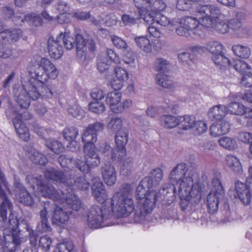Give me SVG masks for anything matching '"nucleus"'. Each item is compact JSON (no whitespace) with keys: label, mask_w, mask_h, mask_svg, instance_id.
Here are the masks:
<instances>
[{"label":"nucleus","mask_w":252,"mask_h":252,"mask_svg":"<svg viewBox=\"0 0 252 252\" xmlns=\"http://www.w3.org/2000/svg\"><path fill=\"white\" fill-rule=\"evenodd\" d=\"M31 74L35 78L30 81V94L33 99L40 97L50 98L53 94L51 91L45 84L48 79H55L59 72L54 64L48 59L42 58L40 62L30 68Z\"/></svg>","instance_id":"f257e3e1"},{"label":"nucleus","mask_w":252,"mask_h":252,"mask_svg":"<svg viewBox=\"0 0 252 252\" xmlns=\"http://www.w3.org/2000/svg\"><path fill=\"white\" fill-rule=\"evenodd\" d=\"M104 125L100 122L90 124L85 129L82 136V141L85 143L84 151L85 162L90 168L97 166L100 162V158L95 151L94 144L97 140V133L101 131Z\"/></svg>","instance_id":"f03ea898"},{"label":"nucleus","mask_w":252,"mask_h":252,"mask_svg":"<svg viewBox=\"0 0 252 252\" xmlns=\"http://www.w3.org/2000/svg\"><path fill=\"white\" fill-rule=\"evenodd\" d=\"M146 193V188L139 183L135 194L136 198L139 200L134 212V218L137 221L144 219L151 213L155 206L158 197L157 191L152 190Z\"/></svg>","instance_id":"7ed1b4c3"},{"label":"nucleus","mask_w":252,"mask_h":252,"mask_svg":"<svg viewBox=\"0 0 252 252\" xmlns=\"http://www.w3.org/2000/svg\"><path fill=\"white\" fill-rule=\"evenodd\" d=\"M44 175L47 179L57 183H62L68 187L75 185L82 190H87L90 186L85 175L78 177L74 179V176L71 173H64L53 168L47 169L45 171Z\"/></svg>","instance_id":"20e7f679"},{"label":"nucleus","mask_w":252,"mask_h":252,"mask_svg":"<svg viewBox=\"0 0 252 252\" xmlns=\"http://www.w3.org/2000/svg\"><path fill=\"white\" fill-rule=\"evenodd\" d=\"M110 209L119 218L126 217L135 210L133 199L122 192H116L112 197Z\"/></svg>","instance_id":"39448f33"},{"label":"nucleus","mask_w":252,"mask_h":252,"mask_svg":"<svg viewBox=\"0 0 252 252\" xmlns=\"http://www.w3.org/2000/svg\"><path fill=\"white\" fill-rule=\"evenodd\" d=\"M179 187L178 193L182 200L198 204L201 200L203 192L200 183H193L192 178H187Z\"/></svg>","instance_id":"423d86ee"},{"label":"nucleus","mask_w":252,"mask_h":252,"mask_svg":"<svg viewBox=\"0 0 252 252\" xmlns=\"http://www.w3.org/2000/svg\"><path fill=\"white\" fill-rule=\"evenodd\" d=\"M196 15H200V23L205 27H212L214 23L227 16L223 13L220 7L211 4L199 5L196 7Z\"/></svg>","instance_id":"0eeeda50"},{"label":"nucleus","mask_w":252,"mask_h":252,"mask_svg":"<svg viewBox=\"0 0 252 252\" xmlns=\"http://www.w3.org/2000/svg\"><path fill=\"white\" fill-rule=\"evenodd\" d=\"M113 216V213L110 207L106 205L102 207L93 205L88 211L87 221L88 226L92 228L103 227L104 221L110 219Z\"/></svg>","instance_id":"6e6552de"},{"label":"nucleus","mask_w":252,"mask_h":252,"mask_svg":"<svg viewBox=\"0 0 252 252\" xmlns=\"http://www.w3.org/2000/svg\"><path fill=\"white\" fill-rule=\"evenodd\" d=\"M169 62L162 58L157 59L155 63L156 70L159 72L157 75L156 78L157 84L165 89L171 90L174 88V83L164 74L169 70Z\"/></svg>","instance_id":"1a4fd4ad"},{"label":"nucleus","mask_w":252,"mask_h":252,"mask_svg":"<svg viewBox=\"0 0 252 252\" xmlns=\"http://www.w3.org/2000/svg\"><path fill=\"white\" fill-rule=\"evenodd\" d=\"M235 192L233 189L228 191L230 196L233 198H238L244 205H249L252 197V188L251 184L246 183L244 184L240 181L235 183Z\"/></svg>","instance_id":"9d476101"},{"label":"nucleus","mask_w":252,"mask_h":252,"mask_svg":"<svg viewBox=\"0 0 252 252\" xmlns=\"http://www.w3.org/2000/svg\"><path fill=\"white\" fill-rule=\"evenodd\" d=\"M187 178H192L189 173H187V165L185 163L178 164L170 171L169 175V180L172 184H177L179 185Z\"/></svg>","instance_id":"9b49d317"},{"label":"nucleus","mask_w":252,"mask_h":252,"mask_svg":"<svg viewBox=\"0 0 252 252\" xmlns=\"http://www.w3.org/2000/svg\"><path fill=\"white\" fill-rule=\"evenodd\" d=\"M8 230L5 229L3 232L4 246L1 240L0 243V252H15L16 247L21 243V237L17 235L7 234Z\"/></svg>","instance_id":"f8f14e48"},{"label":"nucleus","mask_w":252,"mask_h":252,"mask_svg":"<svg viewBox=\"0 0 252 252\" xmlns=\"http://www.w3.org/2000/svg\"><path fill=\"white\" fill-rule=\"evenodd\" d=\"M43 196L53 199L56 202L63 201L64 199V193L62 190H57L53 186L46 185L45 182L39 188V190Z\"/></svg>","instance_id":"ddd939ff"},{"label":"nucleus","mask_w":252,"mask_h":252,"mask_svg":"<svg viewBox=\"0 0 252 252\" xmlns=\"http://www.w3.org/2000/svg\"><path fill=\"white\" fill-rule=\"evenodd\" d=\"M50 204L47 202L45 203L43 208L39 212L40 221L37 224L36 230L39 233H45L49 232L52 228L48 222L47 217L48 212L50 210Z\"/></svg>","instance_id":"4468645a"},{"label":"nucleus","mask_w":252,"mask_h":252,"mask_svg":"<svg viewBox=\"0 0 252 252\" xmlns=\"http://www.w3.org/2000/svg\"><path fill=\"white\" fill-rule=\"evenodd\" d=\"M93 196L101 203L106 200L108 195L105 186L98 178L94 179L91 187Z\"/></svg>","instance_id":"2eb2a0df"},{"label":"nucleus","mask_w":252,"mask_h":252,"mask_svg":"<svg viewBox=\"0 0 252 252\" xmlns=\"http://www.w3.org/2000/svg\"><path fill=\"white\" fill-rule=\"evenodd\" d=\"M30 82L27 86L23 85V88L18 90L19 93L15 94V100L19 104L21 108L27 109L30 105V99L35 100L37 99H33L32 95L30 94V91L29 87Z\"/></svg>","instance_id":"dca6fc26"},{"label":"nucleus","mask_w":252,"mask_h":252,"mask_svg":"<svg viewBox=\"0 0 252 252\" xmlns=\"http://www.w3.org/2000/svg\"><path fill=\"white\" fill-rule=\"evenodd\" d=\"M102 178L108 186H113L117 181V174L113 165L109 163L104 164L101 167Z\"/></svg>","instance_id":"f3484780"},{"label":"nucleus","mask_w":252,"mask_h":252,"mask_svg":"<svg viewBox=\"0 0 252 252\" xmlns=\"http://www.w3.org/2000/svg\"><path fill=\"white\" fill-rule=\"evenodd\" d=\"M48 50L51 58L55 59H60L63 53V50L58 36L55 39L50 37L48 40Z\"/></svg>","instance_id":"a211bd4d"},{"label":"nucleus","mask_w":252,"mask_h":252,"mask_svg":"<svg viewBox=\"0 0 252 252\" xmlns=\"http://www.w3.org/2000/svg\"><path fill=\"white\" fill-rule=\"evenodd\" d=\"M232 69L244 75L250 71L251 69V67L246 62L236 58L231 61L230 67L225 70V74L229 77H231L230 74V71Z\"/></svg>","instance_id":"6ab92c4d"},{"label":"nucleus","mask_w":252,"mask_h":252,"mask_svg":"<svg viewBox=\"0 0 252 252\" xmlns=\"http://www.w3.org/2000/svg\"><path fill=\"white\" fill-rule=\"evenodd\" d=\"M243 16L242 12L236 14V18L229 20L228 22L229 30H232L239 36H243L247 33V28L243 25L240 18Z\"/></svg>","instance_id":"aec40b11"},{"label":"nucleus","mask_w":252,"mask_h":252,"mask_svg":"<svg viewBox=\"0 0 252 252\" xmlns=\"http://www.w3.org/2000/svg\"><path fill=\"white\" fill-rule=\"evenodd\" d=\"M69 220L68 213L60 207L55 208L52 218V223L61 228L66 225Z\"/></svg>","instance_id":"412c9836"},{"label":"nucleus","mask_w":252,"mask_h":252,"mask_svg":"<svg viewBox=\"0 0 252 252\" xmlns=\"http://www.w3.org/2000/svg\"><path fill=\"white\" fill-rule=\"evenodd\" d=\"M230 129L229 124L224 120L213 123L210 126V134L218 137L227 133Z\"/></svg>","instance_id":"4be33fe9"},{"label":"nucleus","mask_w":252,"mask_h":252,"mask_svg":"<svg viewBox=\"0 0 252 252\" xmlns=\"http://www.w3.org/2000/svg\"><path fill=\"white\" fill-rule=\"evenodd\" d=\"M224 194L211 191L207 197V206L210 214H214L218 209L220 200L223 197Z\"/></svg>","instance_id":"5701e85b"},{"label":"nucleus","mask_w":252,"mask_h":252,"mask_svg":"<svg viewBox=\"0 0 252 252\" xmlns=\"http://www.w3.org/2000/svg\"><path fill=\"white\" fill-rule=\"evenodd\" d=\"M199 19V20H197L195 18L188 17L181 19L179 23L185 26L190 31L191 34H199L198 29H200L202 25L200 23L201 17Z\"/></svg>","instance_id":"b1692460"},{"label":"nucleus","mask_w":252,"mask_h":252,"mask_svg":"<svg viewBox=\"0 0 252 252\" xmlns=\"http://www.w3.org/2000/svg\"><path fill=\"white\" fill-rule=\"evenodd\" d=\"M63 197L64 199L63 200V201H61L60 203L66 202L69 206L76 211H78L81 208V201L75 195L71 188L66 189V192L64 193Z\"/></svg>","instance_id":"393cba45"},{"label":"nucleus","mask_w":252,"mask_h":252,"mask_svg":"<svg viewBox=\"0 0 252 252\" xmlns=\"http://www.w3.org/2000/svg\"><path fill=\"white\" fill-rule=\"evenodd\" d=\"M22 35V32L20 29H11L1 32L0 39L5 42L12 43L16 42Z\"/></svg>","instance_id":"a878e982"},{"label":"nucleus","mask_w":252,"mask_h":252,"mask_svg":"<svg viewBox=\"0 0 252 252\" xmlns=\"http://www.w3.org/2000/svg\"><path fill=\"white\" fill-rule=\"evenodd\" d=\"M13 125L19 138L23 141H28L30 138L29 130L22 121L15 119Z\"/></svg>","instance_id":"bb28decb"},{"label":"nucleus","mask_w":252,"mask_h":252,"mask_svg":"<svg viewBox=\"0 0 252 252\" xmlns=\"http://www.w3.org/2000/svg\"><path fill=\"white\" fill-rule=\"evenodd\" d=\"M76 50L77 58L81 61L85 60L87 55V47L85 40L82 35L77 34L75 37Z\"/></svg>","instance_id":"cd10ccee"},{"label":"nucleus","mask_w":252,"mask_h":252,"mask_svg":"<svg viewBox=\"0 0 252 252\" xmlns=\"http://www.w3.org/2000/svg\"><path fill=\"white\" fill-rule=\"evenodd\" d=\"M121 97V93L116 91L108 93L106 95V102L109 105L111 110L115 113L116 112V109L119 105Z\"/></svg>","instance_id":"c85d7f7f"},{"label":"nucleus","mask_w":252,"mask_h":252,"mask_svg":"<svg viewBox=\"0 0 252 252\" xmlns=\"http://www.w3.org/2000/svg\"><path fill=\"white\" fill-rule=\"evenodd\" d=\"M160 195L163 196V199L167 201H173L176 198V188L174 184H164L159 190Z\"/></svg>","instance_id":"c756f323"},{"label":"nucleus","mask_w":252,"mask_h":252,"mask_svg":"<svg viewBox=\"0 0 252 252\" xmlns=\"http://www.w3.org/2000/svg\"><path fill=\"white\" fill-rule=\"evenodd\" d=\"M227 106L223 105H218L210 109L208 112L209 118L219 121L227 114Z\"/></svg>","instance_id":"7c9ffc66"},{"label":"nucleus","mask_w":252,"mask_h":252,"mask_svg":"<svg viewBox=\"0 0 252 252\" xmlns=\"http://www.w3.org/2000/svg\"><path fill=\"white\" fill-rule=\"evenodd\" d=\"M214 63L219 67L220 69L223 70L225 74V70L230 67L231 61L226 58L223 53L212 56Z\"/></svg>","instance_id":"2f4dec72"},{"label":"nucleus","mask_w":252,"mask_h":252,"mask_svg":"<svg viewBox=\"0 0 252 252\" xmlns=\"http://www.w3.org/2000/svg\"><path fill=\"white\" fill-rule=\"evenodd\" d=\"M45 146L56 154H60L65 150L64 147L61 142L54 139L46 140L45 141Z\"/></svg>","instance_id":"473e14b6"},{"label":"nucleus","mask_w":252,"mask_h":252,"mask_svg":"<svg viewBox=\"0 0 252 252\" xmlns=\"http://www.w3.org/2000/svg\"><path fill=\"white\" fill-rule=\"evenodd\" d=\"M136 45L145 53H150L152 51V46L150 40L145 36L134 37Z\"/></svg>","instance_id":"72a5a7b5"},{"label":"nucleus","mask_w":252,"mask_h":252,"mask_svg":"<svg viewBox=\"0 0 252 252\" xmlns=\"http://www.w3.org/2000/svg\"><path fill=\"white\" fill-rule=\"evenodd\" d=\"M232 49L234 54L241 58L248 59L251 54V49L247 46L237 44L233 45Z\"/></svg>","instance_id":"f704fd0d"},{"label":"nucleus","mask_w":252,"mask_h":252,"mask_svg":"<svg viewBox=\"0 0 252 252\" xmlns=\"http://www.w3.org/2000/svg\"><path fill=\"white\" fill-rule=\"evenodd\" d=\"M195 122V119L189 115H185L179 118V127L184 130L192 129Z\"/></svg>","instance_id":"c9c22d12"},{"label":"nucleus","mask_w":252,"mask_h":252,"mask_svg":"<svg viewBox=\"0 0 252 252\" xmlns=\"http://www.w3.org/2000/svg\"><path fill=\"white\" fill-rule=\"evenodd\" d=\"M8 222L9 226L8 228H5L3 230V232L5 229H7L8 230L7 232V234L11 235L13 234L17 235L20 237L19 233H17V229H18L19 225V221L16 217L12 213H10L9 214Z\"/></svg>","instance_id":"e433bc0d"},{"label":"nucleus","mask_w":252,"mask_h":252,"mask_svg":"<svg viewBox=\"0 0 252 252\" xmlns=\"http://www.w3.org/2000/svg\"><path fill=\"white\" fill-rule=\"evenodd\" d=\"M161 126L167 128L179 126V118L172 115H163L160 119Z\"/></svg>","instance_id":"4c0bfd02"},{"label":"nucleus","mask_w":252,"mask_h":252,"mask_svg":"<svg viewBox=\"0 0 252 252\" xmlns=\"http://www.w3.org/2000/svg\"><path fill=\"white\" fill-rule=\"evenodd\" d=\"M227 165L234 172L240 173L242 170V166L238 159L235 156L227 155L225 158Z\"/></svg>","instance_id":"58836bf2"},{"label":"nucleus","mask_w":252,"mask_h":252,"mask_svg":"<svg viewBox=\"0 0 252 252\" xmlns=\"http://www.w3.org/2000/svg\"><path fill=\"white\" fill-rule=\"evenodd\" d=\"M58 36L67 50H69L74 48L75 40L70 36L69 32H61Z\"/></svg>","instance_id":"ea45409f"},{"label":"nucleus","mask_w":252,"mask_h":252,"mask_svg":"<svg viewBox=\"0 0 252 252\" xmlns=\"http://www.w3.org/2000/svg\"><path fill=\"white\" fill-rule=\"evenodd\" d=\"M128 140V133L126 129L119 131L115 135L116 147L119 148H125Z\"/></svg>","instance_id":"a19ab883"},{"label":"nucleus","mask_w":252,"mask_h":252,"mask_svg":"<svg viewBox=\"0 0 252 252\" xmlns=\"http://www.w3.org/2000/svg\"><path fill=\"white\" fill-rule=\"evenodd\" d=\"M30 159L35 164L44 165L47 162L46 158L35 149L32 150L29 153Z\"/></svg>","instance_id":"79ce46f5"},{"label":"nucleus","mask_w":252,"mask_h":252,"mask_svg":"<svg viewBox=\"0 0 252 252\" xmlns=\"http://www.w3.org/2000/svg\"><path fill=\"white\" fill-rule=\"evenodd\" d=\"M133 159L131 157L125 158L121 166L120 172L124 176L130 175L133 166Z\"/></svg>","instance_id":"37998d69"},{"label":"nucleus","mask_w":252,"mask_h":252,"mask_svg":"<svg viewBox=\"0 0 252 252\" xmlns=\"http://www.w3.org/2000/svg\"><path fill=\"white\" fill-rule=\"evenodd\" d=\"M245 106L239 102H232L227 107V113L236 115H243Z\"/></svg>","instance_id":"c03bdc74"},{"label":"nucleus","mask_w":252,"mask_h":252,"mask_svg":"<svg viewBox=\"0 0 252 252\" xmlns=\"http://www.w3.org/2000/svg\"><path fill=\"white\" fill-rule=\"evenodd\" d=\"M27 183L33 189L36 187L39 190V188L45 182L41 176L34 177L32 175H29L26 177Z\"/></svg>","instance_id":"a18cd8bd"},{"label":"nucleus","mask_w":252,"mask_h":252,"mask_svg":"<svg viewBox=\"0 0 252 252\" xmlns=\"http://www.w3.org/2000/svg\"><path fill=\"white\" fill-rule=\"evenodd\" d=\"M110 63L107 56L99 55L97 60V68L100 73H103L108 70Z\"/></svg>","instance_id":"49530a36"},{"label":"nucleus","mask_w":252,"mask_h":252,"mask_svg":"<svg viewBox=\"0 0 252 252\" xmlns=\"http://www.w3.org/2000/svg\"><path fill=\"white\" fill-rule=\"evenodd\" d=\"M214 23V25L209 28H215L216 31L221 33L224 34L229 32L228 22H226L223 19L217 20Z\"/></svg>","instance_id":"de8ad7c7"},{"label":"nucleus","mask_w":252,"mask_h":252,"mask_svg":"<svg viewBox=\"0 0 252 252\" xmlns=\"http://www.w3.org/2000/svg\"><path fill=\"white\" fill-rule=\"evenodd\" d=\"M206 48L214 56L222 53L223 46L218 42L212 41L207 44Z\"/></svg>","instance_id":"09e8293b"},{"label":"nucleus","mask_w":252,"mask_h":252,"mask_svg":"<svg viewBox=\"0 0 252 252\" xmlns=\"http://www.w3.org/2000/svg\"><path fill=\"white\" fill-rule=\"evenodd\" d=\"M219 142L221 146L228 150H234L237 147L235 140L229 137H222Z\"/></svg>","instance_id":"8fccbe9b"},{"label":"nucleus","mask_w":252,"mask_h":252,"mask_svg":"<svg viewBox=\"0 0 252 252\" xmlns=\"http://www.w3.org/2000/svg\"><path fill=\"white\" fill-rule=\"evenodd\" d=\"M78 135V130L73 126L66 127L63 131V135L66 140L72 141L74 140Z\"/></svg>","instance_id":"3c124183"},{"label":"nucleus","mask_w":252,"mask_h":252,"mask_svg":"<svg viewBox=\"0 0 252 252\" xmlns=\"http://www.w3.org/2000/svg\"><path fill=\"white\" fill-rule=\"evenodd\" d=\"M166 6V4L162 0H150L149 10L158 13L159 11L164 10Z\"/></svg>","instance_id":"603ef678"},{"label":"nucleus","mask_w":252,"mask_h":252,"mask_svg":"<svg viewBox=\"0 0 252 252\" xmlns=\"http://www.w3.org/2000/svg\"><path fill=\"white\" fill-rule=\"evenodd\" d=\"M149 9L145 10H139L140 18L149 25H151L156 22V14L152 13L149 11Z\"/></svg>","instance_id":"864d4df0"},{"label":"nucleus","mask_w":252,"mask_h":252,"mask_svg":"<svg viewBox=\"0 0 252 252\" xmlns=\"http://www.w3.org/2000/svg\"><path fill=\"white\" fill-rule=\"evenodd\" d=\"M123 126V122L120 118L117 117H113L108 123V127L114 132L119 131Z\"/></svg>","instance_id":"5fc2aeb1"},{"label":"nucleus","mask_w":252,"mask_h":252,"mask_svg":"<svg viewBox=\"0 0 252 252\" xmlns=\"http://www.w3.org/2000/svg\"><path fill=\"white\" fill-rule=\"evenodd\" d=\"M73 247V244L71 241L63 242L57 245L54 252H71Z\"/></svg>","instance_id":"6e6d98bb"},{"label":"nucleus","mask_w":252,"mask_h":252,"mask_svg":"<svg viewBox=\"0 0 252 252\" xmlns=\"http://www.w3.org/2000/svg\"><path fill=\"white\" fill-rule=\"evenodd\" d=\"M18 193L19 196L20 202L21 203L26 206H31L33 204V199L27 190H24V191Z\"/></svg>","instance_id":"4d7b16f0"},{"label":"nucleus","mask_w":252,"mask_h":252,"mask_svg":"<svg viewBox=\"0 0 252 252\" xmlns=\"http://www.w3.org/2000/svg\"><path fill=\"white\" fill-rule=\"evenodd\" d=\"M89 109L94 113L100 114L105 111V106L101 102H92L89 104Z\"/></svg>","instance_id":"13d9d810"},{"label":"nucleus","mask_w":252,"mask_h":252,"mask_svg":"<svg viewBox=\"0 0 252 252\" xmlns=\"http://www.w3.org/2000/svg\"><path fill=\"white\" fill-rule=\"evenodd\" d=\"M195 135H200L205 133L207 130V124L202 121H195L193 128Z\"/></svg>","instance_id":"bf43d9fd"},{"label":"nucleus","mask_w":252,"mask_h":252,"mask_svg":"<svg viewBox=\"0 0 252 252\" xmlns=\"http://www.w3.org/2000/svg\"><path fill=\"white\" fill-rule=\"evenodd\" d=\"M68 112L70 115L78 119H82L85 114L84 111L77 105H74L70 107L68 109Z\"/></svg>","instance_id":"052dcab7"},{"label":"nucleus","mask_w":252,"mask_h":252,"mask_svg":"<svg viewBox=\"0 0 252 252\" xmlns=\"http://www.w3.org/2000/svg\"><path fill=\"white\" fill-rule=\"evenodd\" d=\"M126 156L125 148H119L117 147L111 151V158L117 161L122 160Z\"/></svg>","instance_id":"680f3d73"},{"label":"nucleus","mask_w":252,"mask_h":252,"mask_svg":"<svg viewBox=\"0 0 252 252\" xmlns=\"http://www.w3.org/2000/svg\"><path fill=\"white\" fill-rule=\"evenodd\" d=\"M122 20L125 25H134L136 24L137 20H139V15L136 13L124 14L122 17Z\"/></svg>","instance_id":"e2e57ef3"},{"label":"nucleus","mask_w":252,"mask_h":252,"mask_svg":"<svg viewBox=\"0 0 252 252\" xmlns=\"http://www.w3.org/2000/svg\"><path fill=\"white\" fill-rule=\"evenodd\" d=\"M105 91L99 88H95L92 90L90 93L91 97L96 101L103 99L105 96Z\"/></svg>","instance_id":"0e129e2a"},{"label":"nucleus","mask_w":252,"mask_h":252,"mask_svg":"<svg viewBox=\"0 0 252 252\" xmlns=\"http://www.w3.org/2000/svg\"><path fill=\"white\" fill-rule=\"evenodd\" d=\"M150 176L154 180L155 184L158 185L162 180L163 172L161 168H156L151 171Z\"/></svg>","instance_id":"69168bd1"},{"label":"nucleus","mask_w":252,"mask_h":252,"mask_svg":"<svg viewBox=\"0 0 252 252\" xmlns=\"http://www.w3.org/2000/svg\"><path fill=\"white\" fill-rule=\"evenodd\" d=\"M58 161L63 167L71 168L73 167L74 160L72 158L68 157L66 155L60 156L58 158Z\"/></svg>","instance_id":"338daca9"},{"label":"nucleus","mask_w":252,"mask_h":252,"mask_svg":"<svg viewBox=\"0 0 252 252\" xmlns=\"http://www.w3.org/2000/svg\"><path fill=\"white\" fill-rule=\"evenodd\" d=\"M12 55L13 51L11 48L0 43V59H9Z\"/></svg>","instance_id":"774afa93"}]
</instances>
